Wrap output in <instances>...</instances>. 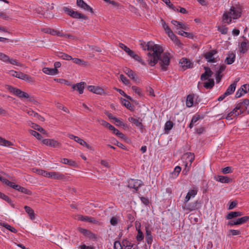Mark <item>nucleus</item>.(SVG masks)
Returning <instances> with one entry per match:
<instances>
[{"instance_id": "nucleus-1", "label": "nucleus", "mask_w": 249, "mask_h": 249, "mask_svg": "<svg viewBox=\"0 0 249 249\" xmlns=\"http://www.w3.org/2000/svg\"><path fill=\"white\" fill-rule=\"evenodd\" d=\"M140 45L144 50L152 52L147 53V61L148 64L151 66H155L158 61L161 70L166 71L170 64V60L169 56V53H164L162 48L159 45L154 44L153 42L149 41L147 43L144 42H141Z\"/></svg>"}, {"instance_id": "nucleus-2", "label": "nucleus", "mask_w": 249, "mask_h": 249, "mask_svg": "<svg viewBox=\"0 0 249 249\" xmlns=\"http://www.w3.org/2000/svg\"><path fill=\"white\" fill-rule=\"evenodd\" d=\"M242 9L239 5H235L231 7L229 11L224 13L222 20L228 24L232 21V19H236L241 16Z\"/></svg>"}, {"instance_id": "nucleus-3", "label": "nucleus", "mask_w": 249, "mask_h": 249, "mask_svg": "<svg viewBox=\"0 0 249 249\" xmlns=\"http://www.w3.org/2000/svg\"><path fill=\"white\" fill-rule=\"evenodd\" d=\"M6 88L9 92L12 93L14 95L20 99H26L29 101L33 103L36 102L34 97L30 96L27 93L19 89L10 85H6Z\"/></svg>"}, {"instance_id": "nucleus-4", "label": "nucleus", "mask_w": 249, "mask_h": 249, "mask_svg": "<svg viewBox=\"0 0 249 249\" xmlns=\"http://www.w3.org/2000/svg\"><path fill=\"white\" fill-rule=\"evenodd\" d=\"M63 10L73 18H82L85 20L88 19V17L86 16H85L78 11H74L67 7H64Z\"/></svg>"}, {"instance_id": "nucleus-5", "label": "nucleus", "mask_w": 249, "mask_h": 249, "mask_svg": "<svg viewBox=\"0 0 249 249\" xmlns=\"http://www.w3.org/2000/svg\"><path fill=\"white\" fill-rule=\"evenodd\" d=\"M201 206V202L200 200H196L191 203H185L182 206V208L184 210H187L189 212L196 210L200 208Z\"/></svg>"}, {"instance_id": "nucleus-6", "label": "nucleus", "mask_w": 249, "mask_h": 249, "mask_svg": "<svg viewBox=\"0 0 249 249\" xmlns=\"http://www.w3.org/2000/svg\"><path fill=\"white\" fill-rule=\"evenodd\" d=\"M78 231L82 233L85 236L88 237L90 239H92L94 241L96 240L97 239V235L92 233L91 231L86 229H83L81 227H79L77 228Z\"/></svg>"}, {"instance_id": "nucleus-7", "label": "nucleus", "mask_w": 249, "mask_h": 249, "mask_svg": "<svg viewBox=\"0 0 249 249\" xmlns=\"http://www.w3.org/2000/svg\"><path fill=\"white\" fill-rule=\"evenodd\" d=\"M43 144L53 148H60L61 147V143L58 141L53 139H46L42 140Z\"/></svg>"}, {"instance_id": "nucleus-8", "label": "nucleus", "mask_w": 249, "mask_h": 249, "mask_svg": "<svg viewBox=\"0 0 249 249\" xmlns=\"http://www.w3.org/2000/svg\"><path fill=\"white\" fill-rule=\"evenodd\" d=\"M142 185V181L140 180L130 179L128 181V187L134 189L136 192Z\"/></svg>"}, {"instance_id": "nucleus-9", "label": "nucleus", "mask_w": 249, "mask_h": 249, "mask_svg": "<svg viewBox=\"0 0 249 249\" xmlns=\"http://www.w3.org/2000/svg\"><path fill=\"white\" fill-rule=\"evenodd\" d=\"M249 105V100L248 99H244L242 102L236 104V109L239 110V112L242 114L247 108Z\"/></svg>"}, {"instance_id": "nucleus-10", "label": "nucleus", "mask_w": 249, "mask_h": 249, "mask_svg": "<svg viewBox=\"0 0 249 249\" xmlns=\"http://www.w3.org/2000/svg\"><path fill=\"white\" fill-rule=\"evenodd\" d=\"M47 177L54 179L64 180L66 179L64 175L57 172H48Z\"/></svg>"}, {"instance_id": "nucleus-11", "label": "nucleus", "mask_w": 249, "mask_h": 249, "mask_svg": "<svg viewBox=\"0 0 249 249\" xmlns=\"http://www.w3.org/2000/svg\"><path fill=\"white\" fill-rule=\"evenodd\" d=\"M78 219L79 220L82 221H87L91 223L95 224H99V222L95 218L92 217H89L88 216H83L82 215H79L78 216Z\"/></svg>"}, {"instance_id": "nucleus-12", "label": "nucleus", "mask_w": 249, "mask_h": 249, "mask_svg": "<svg viewBox=\"0 0 249 249\" xmlns=\"http://www.w3.org/2000/svg\"><path fill=\"white\" fill-rule=\"evenodd\" d=\"M217 53L215 50H212L208 52H207L204 54V57L207 60L208 62L214 63L216 62L215 58L213 55Z\"/></svg>"}, {"instance_id": "nucleus-13", "label": "nucleus", "mask_w": 249, "mask_h": 249, "mask_svg": "<svg viewBox=\"0 0 249 249\" xmlns=\"http://www.w3.org/2000/svg\"><path fill=\"white\" fill-rule=\"evenodd\" d=\"M76 4L77 6L85 10L90 12L91 13H93V9L89 5L84 1L83 0H77Z\"/></svg>"}, {"instance_id": "nucleus-14", "label": "nucleus", "mask_w": 249, "mask_h": 249, "mask_svg": "<svg viewBox=\"0 0 249 249\" xmlns=\"http://www.w3.org/2000/svg\"><path fill=\"white\" fill-rule=\"evenodd\" d=\"M179 63L184 71L188 68H192L193 65V63H191L189 59L186 58H182L180 60Z\"/></svg>"}, {"instance_id": "nucleus-15", "label": "nucleus", "mask_w": 249, "mask_h": 249, "mask_svg": "<svg viewBox=\"0 0 249 249\" xmlns=\"http://www.w3.org/2000/svg\"><path fill=\"white\" fill-rule=\"evenodd\" d=\"M243 38L244 39V41L242 42L240 44L239 47V51L241 53H246L249 49V47L248 46V44L249 43L248 40L244 36Z\"/></svg>"}, {"instance_id": "nucleus-16", "label": "nucleus", "mask_w": 249, "mask_h": 249, "mask_svg": "<svg viewBox=\"0 0 249 249\" xmlns=\"http://www.w3.org/2000/svg\"><path fill=\"white\" fill-rule=\"evenodd\" d=\"M13 188L26 195H32V192L30 190L24 187H23L19 185L15 184L14 186H13Z\"/></svg>"}, {"instance_id": "nucleus-17", "label": "nucleus", "mask_w": 249, "mask_h": 249, "mask_svg": "<svg viewBox=\"0 0 249 249\" xmlns=\"http://www.w3.org/2000/svg\"><path fill=\"white\" fill-rule=\"evenodd\" d=\"M124 72L128 75V76L132 79L134 81H136L137 79V76L132 70L130 69L125 67L124 69Z\"/></svg>"}, {"instance_id": "nucleus-18", "label": "nucleus", "mask_w": 249, "mask_h": 249, "mask_svg": "<svg viewBox=\"0 0 249 249\" xmlns=\"http://www.w3.org/2000/svg\"><path fill=\"white\" fill-rule=\"evenodd\" d=\"M88 89L89 91L98 94H102L104 92L103 89L99 87L89 86L88 87Z\"/></svg>"}, {"instance_id": "nucleus-19", "label": "nucleus", "mask_w": 249, "mask_h": 249, "mask_svg": "<svg viewBox=\"0 0 249 249\" xmlns=\"http://www.w3.org/2000/svg\"><path fill=\"white\" fill-rule=\"evenodd\" d=\"M85 82H80L77 83L75 85H73L72 88L73 89H76L78 91L80 94L83 93V90L84 89Z\"/></svg>"}, {"instance_id": "nucleus-20", "label": "nucleus", "mask_w": 249, "mask_h": 249, "mask_svg": "<svg viewBox=\"0 0 249 249\" xmlns=\"http://www.w3.org/2000/svg\"><path fill=\"white\" fill-rule=\"evenodd\" d=\"M243 214L241 212H231L226 216L227 219H231L233 218L240 216Z\"/></svg>"}, {"instance_id": "nucleus-21", "label": "nucleus", "mask_w": 249, "mask_h": 249, "mask_svg": "<svg viewBox=\"0 0 249 249\" xmlns=\"http://www.w3.org/2000/svg\"><path fill=\"white\" fill-rule=\"evenodd\" d=\"M42 71L44 73L49 75H55L58 73V71L56 69H51L49 68H44L42 69Z\"/></svg>"}, {"instance_id": "nucleus-22", "label": "nucleus", "mask_w": 249, "mask_h": 249, "mask_svg": "<svg viewBox=\"0 0 249 249\" xmlns=\"http://www.w3.org/2000/svg\"><path fill=\"white\" fill-rule=\"evenodd\" d=\"M197 194V190H191L189 191L185 197L184 203H187L192 197H194Z\"/></svg>"}, {"instance_id": "nucleus-23", "label": "nucleus", "mask_w": 249, "mask_h": 249, "mask_svg": "<svg viewBox=\"0 0 249 249\" xmlns=\"http://www.w3.org/2000/svg\"><path fill=\"white\" fill-rule=\"evenodd\" d=\"M238 109H236L235 107L231 112L228 113L225 118L227 120H231L232 119V117L239 115L241 114V113L239 112V111H238Z\"/></svg>"}, {"instance_id": "nucleus-24", "label": "nucleus", "mask_w": 249, "mask_h": 249, "mask_svg": "<svg viewBox=\"0 0 249 249\" xmlns=\"http://www.w3.org/2000/svg\"><path fill=\"white\" fill-rule=\"evenodd\" d=\"M24 208L25 209V212L28 213L30 219L32 220L35 219V214L34 211L31 207L27 206H25Z\"/></svg>"}, {"instance_id": "nucleus-25", "label": "nucleus", "mask_w": 249, "mask_h": 249, "mask_svg": "<svg viewBox=\"0 0 249 249\" xmlns=\"http://www.w3.org/2000/svg\"><path fill=\"white\" fill-rule=\"evenodd\" d=\"M235 58V53H230L228 54V56L226 58L225 62L228 65L231 64L234 62Z\"/></svg>"}, {"instance_id": "nucleus-26", "label": "nucleus", "mask_w": 249, "mask_h": 249, "mask_svg": "<svg viewBox=\"0 0 249 249\" xmlns=\"http://www.w3.org/2000/svg\"><path fill=\"white\" fill-rule=\"evenodd\" d=\"M181 170V168L179 166H177L173 172L170 173V178H176Z\"/></svg>"}, {"instance_id": "nucleus-27", "label": "nucleus", "mask_w": 249, "mask_h": 249, "mask_svg": "<svg viewBox=\"0 0 249 249\" xmlns=\"http://www.w3.org/2000/svg\"><path fill=\"white\" fill-rule=\"evenodd\" d=\"M217 180L221 183H229L231 182L232 179L228 177L218 176L217 177Z\"/></svg>"}, {"instance_id": "nucleus-28", "label": "nucleus", "mask_w": 249, "mask_h": 249, "mask_svg": "<svg viewBox=\"0 0 249 249\" xmlns=\"http://www.w3.org/2000/svg\"><path fill=\"white\" fill-rule=\"evenodd\" d=\"M194 95L189 94L187 96L186 105L187 107H192L194 104Z\"/></svg>"}, {"instance_id": "nucleus-29", "label": "nucleus", "mask_w": 249, "mask_h": 249, "mask_svg": "<svg viewBox=\"0 0 249 249\" xmlns=\"http://www.w3.org/2000/svg\"><path fill=\"white\" fill-rule=\"evenodd\" d=\"M146 241L148 244L150 245L152 243L153 237L151 235V231L149 230L148 228H146Z\"/></svg>"}, {"instance_id": "nucleus-30", "label": "nucleus", "mask_w": 249, "mask_h": 249, "mask_svg": "<svg viewBox=\"0 0 249 249\" xmlns=\"http://www.w3.org/2000/svg\"><path fill=\"white\" fill-rule=\"evenodd\" d=\"M214 85V81L213 79H209L207 82L204 83V87L207 89H211Z\"/></svg>"}, {"instance_id": "nucleus-31", "label": "nucleus", "mask_w": 249, "mask_h": 249, "mask_svg": "<svg viewBox=\"0 0 249 249\" xmlns=\"http://www.w3.org/2000/svg\"><path fill=\"white\" fill-rule=\"evenodd\" d=\"M56 55L64 60H70L72 59V57L71 56L63 52H57Z\"/></svg>"}, {"instance_id": "nucleus-32", "label": "nucleus", "mask_w": 249, "mask_h": 249, "mask_svg": "<svg viewBox=\"0 0 249 249\" xmlns=\"http://www.w3.org/2000/svg\"><path fill=\"white\" fill-rule=\"evenodd\" d=\"M71 60H72L74 63L80 66H86L88 65V62L80 58L72 57Z\"/></svg>"}, {"instance_id": "nucleus-33", "label": "nucleus", "mask_w": 249, "mask_h": 249, "mask_svg": "<svg viewBox=\"0 0 249 249\" xmlns=\"http://www.w3.org/2000/svg\"><path fill=\"white\" fill-rule=\"evenodd\" d=\"M184 156H187L186 157V163H188L187 162H190V166H191L192 163L194 160L195 159V155L193 153H187L184 155Z\"/></svg>"}, {"instance_id": "nucleus-34", "label": "nucleus", "mask_w": 249, "mask_h": 249, "mask_svg": "<svg viewBox=\"0 0 249 249\" xmlns=\"http://www.w3.org/2000/svg\"><path fill=\"white\" fill-rule=\"evenodd\" d=\"M235 88V84L232 83L227 89L225 92V95L228 96L231 94L234 91Z\"/></svg>"}, {"instance_id": "nucleus-35", "label": "nucleus", "mask_w": 249, "mask_h": 249, "mask_svg": "<svg viewBox=\"0 0 249 249\" xmlns=\"http://www.w3.org/2000/svg\"><path fill=\"white\" fill-rule=\"evenodd\" d=\"M0 198L4 200L6 202H7L9 204H10L13 207H14V204L13 203V202L11 198L5 195V194L2 193L0 192Z\"/></svg>"}, {"instance_id": "nucleus-36", "label": "nucleus", "mask_w": 249, "mask_h": 249, "mask_svg": "<svg viewBox=\"0 0 249 249\" xmlns=\"http://www.w3.org/2000/svg\"><path fill=\"white\" fill-rule=\"evenodd\" d=\"M0 225L5 228L6 229H7V230H8L9 231H11L12 232H14V233L17 232V230L15 228H14L13 227H11L10 225H9V224H8L6 223L1 222V223H0Z\"/></svg>"}, {"instance_id": "nucleus-37", "label": "nucleus", "mask_w": 249, "mask_h": 249, "mask_svg": "<svg viewBox=\"0 0 249 249\" xmlns=\"http://www.w3.org/2000/svg\"><path fill=\"white\" fill-rule=\"evenodd\" d=\"M173 124H174L172 121H168L166 122L164 126V130L165 131V133H169V131L172 128Z\"/></svg>"}, {"instance_id": "nucleus-38", "label": "nucleus", "mask_w": 249, "mask_h": 249, "mask_svg": "<svg viewBox=\"0 0 249 249\" xmlns=\"http://www.w3.org/2000/svg\"><path fill=\"white\" fill-rule=\"evenodd\" d=\"M128 120L131 123L135 124L136 126L141 128H142L143 125L142 123L141 122H140L138 120L133 117H130L128 118Z\"/></svg>"}, {"instance_id": "nucleus-39", "label": "nucleus", "mask_w": 249, "mask_h": 249, "mask_svg": "<svg viewBox=\"0 0 249 249\" xmlns=\"http://www.w3.org/2000/svg\"><path fill=\"white\" fill-rule=\"evenodd\" d=\"M31 126L34 129L39 131L40 132L42 133L43 134H47L46 131L45 129H44L42 127H41L40 125L37 124L33 123L32 125Z\"/></svg>"}, {"instance_id": "nucleus-40", "label": "nucleus", "mask_w": 249, "mask_h": 249, "mask_svg": "<svg viewBox=\"0 0 249 249\" xmlns=\"http://www.w3.org/2000/svg\"><path fill=\"white\" fill-rule=\"evenodd\" d=\"M75 142L79 143L81 145L85 146L88 149H91V147L89 144H88L85 141L79 138L78 137H77L76 140H75Z\"/></svg>"}, {"instance_id": "nucleus-41", "label": "nucleus", "mask_w": 249, "mask_h": 249, "mask_svg": "<svg viewBox=\"0 0 249 249\" xmlns=\"http://www.w3.org/2000/svg\"><path fill=\"white\" fill-rule=\"evenodd\" d=\"M61 162L64 164H68L72 166H75L76 164L74 161L66 158L62 159L61 160Z\"/></svg>"}, {"instance_id": "nucleus-42", "label": "nucleus", "mask_w": 249, "mask_h": 249, "mask_svg": "<svg viewBox=\"0 0 249 249\" xmlns=\"http://www.w3.org/2000/svg\"><path fill=\"white\" fill-rule=\"evenodd\" d=\"M248 220H249V216H245L236 219V223H237V225H241L246 223Z\"/></svg>"}, {"instance_id": "nucleus-43", "label": "nucleus", "mask_w": 249, "mask_h": 249, "mask_svg": "<svg viewBox=\"0 0 249 249\" xmlns=\"http://www.w3.org/2000/svg\"><path fill=\"white\" fill-rule=\"evenodd\" d=\"M0 180L3 183L5 184L7 186H10V187L13 188V186H14L15 184L14 182L10 181L8 179H6L2 177L1 176L0 178Z\"/></svg>"}, {"instance_id": "nucleus-44", "label": "nucleus", "mask_w": 249, "mask_h": 249, "mask_svg": "<svg viewBox=\"0 0 249 249\" xmlns=\"http://www.w3.org/2000/svg\"><path fill=\"white\" fill-rule=\"evenodd\" d=\"M0 145L2 146H11L13 143L7 140L0 137Z\"/></svg>"}, {"instance_id": "nucleus-45", "label": "nucleus", "mask_w": 249, "mask_h": 249, "mask_svg": "<svg viewBox=\"0 0 249 249\" xmlns=\"http://www.w3.org/2000/svg\"><path fill=\"white\" fill-rule=\"evenodd\" d=\"M11 72L12 73L11 75L12 76L22 80L24 74V73H22L21 72H18L14 71H11Z\"/></svg>"}, {"instance_id": "nucleus-46", "label": "nucleus", "mask_w": 249, "mask_h": 249, "mask_svg": "<svg viewBox=\"0 0 249 249\" xmlns=\"http://www.w3.org/2000/svg\"><path fill=\"white\" fill-rule=\"evenodd\" d=\"M136 229L138 231V234L136 236V239L138 241L140 242L142 241L143 239L144 236L142 232L140 229H138L137 227L136 226Z\"/></svg>"}, {"instance_id": "nucleus-47", "label": "nucleus", "mask_w": 249, "mask_h": 249, "mask_svg": "<svg viewBox=\"0 0 249 249\" xmlns=\"http://www.w3.org/2000/svg\"><path fill=\"white\" fill-rule=\"evenodd\" d=\"M41 31L44 33H48L53 36H54V34H56L55 30L49 28H43L41 29Z\"/></svg>"}, {"instance_id": "nucleus-48", "label": "nucleus", "mask_w": 249, "mask_h": 249, "mask_svg": "<svg viewBox=\"0 0 249 249\" xmlns=\"http://www.w3.org/2000/svg\"><path fill=\"white\" fill-rule=\"evenodd\" d=\"M132 89L136 94H137L139 96L142 97L143 96V94L142 93V90L139 88H138L136 86H133L132 87Z\"/></svg>"}, {"instance_id": "nucleus-49", "label": "nucleus", "mask_w": 249, "mask_h": 249, "mask_svg": "<svg viewBox=\"0 0 249 249\" xmlns=\"http://www.w3.org/2000/svg\"><path fill=\"white\" fill-rule=\"evenodd\" d=\"M217 30L222 34L226 35L228 33V28L225 26H218L217 28Z\"/></svg>"}, {"instance_id": "nucleus-50", "label": "nucleus", "mask_w": 249, "mask_h": 249, "mask_svg": "<svg viewBox=\"0 0 249 249\" xmlns=\"http://www.w3.org/2000/svg\"><path fill=\"white\" fill-rule=\"evenodd\" d=\"M161 22L162 23V25L163 28H164L166 34H169L170 32H172V30L168 27V26L166 24V22L163 19L161 20Z\"/></svg>"}, {"instance_id": "nucleus-51", "label": "nucleus", "mask_w": 249, "mask_h": 249, "mask_svg": "<svg viewBox=\"0 0 249 249\" xmlns=\"http://www.w3.org/2000/svg\"><path fill=\"white\" fill-rule=\"evenodd\" d=\"M168 35L169 37L177 44L180 43L179 40L177 38V36L174 34L172 31L168 34Z\"/></svg>"}, {"instance_id": "nucleus-52", "label": "nucleus", "mask_w": 249, "mask_h": 249, "mask_svg": "<svg viewBox=\"0 0 249 249\" xmlns=\"http://www.w3.org/2000/svg\"><path fill=\"white\" fill-rule=\"evenodd\" d=\"M22 80H24L28 82H34L35 81V79L34 78L25 73L24 74Z\"/></svg>"}, {"instance_id": "nucleus-53", "label": "nucleus", "mask_w": 249, "mask_h": 249, "mask_svg": "<svg viewBox=\"0 0 249 249\" xmlns=\"http://www.w3.org/2000/svg\"><path fill=\"white\" fill-rule=\"evenodd\" d=\"M244 88L242 86L237 91L235 94V98H238L242 96L243 93H244Z\"/></svg>"}, {"instance_id": "nucleus-54", "label": "nucleus", "mask_w": 249, "mask_h": 249, "mask_svg": "<svg viewBox=\"0 0 249 249\" xmlns=\"http://www.w3.org/2000/svg\"><path fill=\"white\" fill-rule=\"evenodd\" d=\"M120 78L122 82L126 85H128L130 84V81L127 79L123 74L120 75Z\"/></svg>"}, {"instance_id": "nucleus-55", "label": "nucleus", "mask_w": 249, "mask_h": 249, "mask_svg": "<svg viewBox=\"0 0 249 249\" xmlns=\"http://www.w3.org/2000/svg\"><path fill=\"white\" fill-rule=\"evenodd\" d=\"M30 132L32 135L35 136L37 139L41 140L42 136L39 133L33 130H30Z\"/></svg>"}, {"instance_id": "nucleus-56", "label": "nucleus", "mask_w": 249, "mask_h": 249, "mask_svg": "<svg viewBox=\"0 0 249 249\" xmlns=\"http://www.w3.org/2000/svg\"><path fill=\"white\" fill-rule=\"evenodd\" d=\"M122 104L128 109H131L132 106L130 102L125 99H123L122 101Z\"/></svg>"}, {"instance_id": "nucleus-57", "label": "nucleus", "mask_w": 249, "mask_h": 249, "mask_svg": "<svg viewBox=\"0 0 249 249\" xmlns=\"http://www.w3.org/2000/svg\"><path fill=\"white\" fill-rule=\"evenodd\" d=\"M0 60L5 62H7L9 60V57L7 55L0 52Z\"/></svg>"}, {"instance_id": "nucleus-58", "label": "nucleus", "mask_w": 249, "mask_h": 249, "mask_svg": "<svg viewBox=\"0 0 249 249\" xmlns=\"http://www.w3.org/2000/svg\"><path fill=\"white\" fill-rule=\"evenodd\" d=\"M165 4L168 5L170 8H172L174 11H178V9L176 8L173 4H171L170 0H162Z\"/></svg>"}, {"instance_id": "nucleus-59", "label": "nucleus", "mask_w": 249, "mask_h": 249, "mask_svg": "<svg viewBox=\"0 0 249 249\" xmlns=\"http://www.w3.org/2000/svg\"><path fill=\"white\" fill-rule=\"evenodd\" d=\"M134 58L135 60L138 61L140 63H141L142 65H144L145 64L143 60L140 58V57L136 54H135L132 57Z\"/></svg>"}, {"instance_id": "nucleus-60", "label": "nucleus", "mask_w": 249, "mask_h": 249, "mask_svg": "<svg viewBox=\"0 0 249 249\" xmlns=\"http://www.w3.org/2000/svg\"><path fill=\"white\" fill-rule=\"evenodd\" d=\"M204 117L203 115L200 116V115H196V116H194L193 117L191 121H192V123H196L198 120L200 119H203Z\"/></svg>"}, {"instance_id": "nucleus-61", "label": "nucleus", "mask_w": 249, "mask_h": 249, "mask_svg": "<svg viewBox=\"0 0 249 249\" xmlns=\"http://www.w3.org/2000/svg\"><path fill=\"white\" fill-rule=\"evenodd\" d=\"M36 172L38 175H41L43 177H47L48 172L41 169L37 170Z\"/></svg>"}, {"instance_id": "nucleus-62", "label": "nucleus", "mask_w": 249, "mask_h": 249, "mask_svg": "<svg viewBox=\"0 0 249 249\" xmlns=\"http://www.w3.org/2000/svg\"><path fill=\"white\" fill-rule=\"evenodd\" d=\"M133 244L131 243L129 241L127 240L126 239H124L123 240L122 242V245L123 247H124V248L126 247H130V245H132Z\"/></svg>"}, {"instance_id": "nucleus-63", "label": "nucleus", "mask_w": 249, "mask_h": 249, "mask_svg": "<svg viewBox=\"0 0 249 249\" xmlns=\"http://www.w3.org/2000/svg\"><path fill=\"white\" fill-rule=\"evenodd\" d=\"M114 249H123V247L119 241H115L114 243Z\"/></svg>"}, {"instance_id": "nucleus-64", "label": "nucleus", "mask_w": 249, "mask_h": 249, "mask_svg": "<svg viewBox=\"0 0 249 249\" xmlns=\"http://www.w3.org/2000/svg\"><path fill=\"white\" fill-rule=\"evenodd\" d=\"M237 204H238V203H237V201L236 200H234V201H232L230 203L228 209L229 210H232V209H234L235 207H236V206L237 205Z\"/></svg>"}]
</instances>
